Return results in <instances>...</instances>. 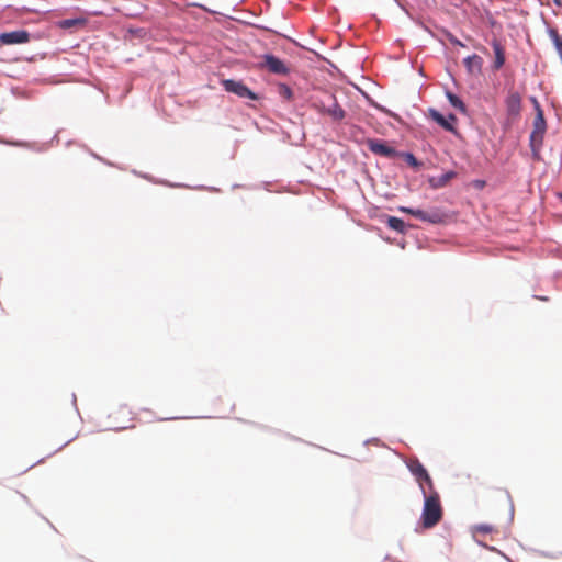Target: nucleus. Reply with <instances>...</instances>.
I'll return each instance as SVG.
<instances>
[{"label":"nucleus","mask_w":562,"mask_h":562,"mask_svg":"<svg viewBox=\"0 0 562 562\" xmlns=\"http://www.w3.org/2000/svg\"><path fill=\"white\" fill-rule=\"evenodd\" d=\"M424 495V507L420 517L422 526L425 529H430L439 524L442 519L443 509L440 503V496L438 493L427 495L426 490L423 492Z\"/></svg>","instance_id":"obj_1"},{"label":"nucleus","mask_w":562,"mask_h":562,"mask_svg":"<svg viewBox=\"0 0 562 562\" xmlns=\"http://www.w3.org/2000/svg\"><path fill=\"white\" fill-rule=\"evenodd\" d=\"M403 212H407L415 217L424 221L429 222L431 224H440L443 223L447 218V214L443 213L440 210H431V211H423V210H413V209H402Z\"/></svg>","instance_id":"obj_2"},{"label":"nucleus","mask_w":562,"mask_h":562,"mask_svg":"<svg viewBox=\"0 0 562 562\" xmlns=\"http://www.w3.org/2000/svg\"><path fill=\"white\" fill-rule=\"evenodd\" d=\"M224 89L227 92L234 93L240 98H247L250 100H258V95L252 92L246 85L241 81H236L233 79H226L222 82Z\"/></svg>","instance_id":"obj_3"},{"label":"nucleus","mask_w":562,"mask_h":562,"mask_svg":"<svg viewBox=\"0 0 562 562\" xmlns=\"http://www.w3.org/2000/svg\"><path fill=\"white\" fill-rule=\"evenodd\" d=\"M30 33L25 30H16L12 32H5L0 34V44L2 45H14L25 44L30 42Z\"/></svg>","instance_id":"obj_4"},{"label":"nucleus","mask_w":562,"mask_h":562,"mask_svg":"<svg viewBox=\"0 0 562 562\" xmlns=\"http://www.w3.org/2000/svg\"><path fill=\"white\" fill-rule=\"evenodd\" d=\"M537 115L533 122V130L530 135V142L533 145L535 143L541 144L543 139V135L546 132V120L543 116L542 110L537 106Z\"/></svg>","instance_id":"obj_5"},{"label":"nucleus","mask_w":562,"mask_h":562,"mask_svg":"<svg viewBox=\"0 0 562 562\" xmlns=\"http://www.w3.org/2000/svg\"><path fill=\"white\" fill-rule=\"evenodd\" d=\"M262 67L267 68L270 72L277 75H288L290 69L278 57L267 54L263 57Z\"/></svg>","instance_id":"obj_6"},{"label":"nucleus","mask_w":562,"mask_h":562,"mask_svg":"<svg viewBox=\"0 0 562 562\" xmlns=\"http://www.w3.org/2000/svg\"><path fill=\"white\" fill-rule=\"evenodd\" d=\"M325 98L329 101L328 103V116L334 121H341L346 116V112L341 109V106L337 103L336 97L333 93L325 92Z\"/></svg>","instance_id":"obj_7"},{"label":"nucleus","mask_w":562,"mask_h":562,"mask_svg":"<svg viewBox=\"0 0 562 562\" xmlns=\"http://www.w3.org/2000/svg\"><path fill=\"white\" fill-rule=\"evenodd\" d=\"M505 104H506L507 114L510 117H517L521 110L520 94L518 92H510L505 100Z\"/></svg>","instance_id":"obj_8"},{"label":"nucleus","mask_w":562,"mask_h":562,"mask_svg":"<svg viewBox=\"0 0 562 562\" xmlns=\"http://www.w3.org/2000/svg\"><path fill=\"white\" fill-rule=\"evenodd\" d=\"M430 117L438 123L441 127H443L446 131H454L453 125L451 124V121L454 122L457 119L453 114H449L448 117H445L442 114H440L436 110L429 111Z\"/></svg>","instance_id":"obj_9"},{"label":"nucleus","mask_w":562,"mask_h":562,"mask_svg":"<svg viewBox=\"0 0 562 562\" xmlns=\"http://www.w3.org/2000/svg\"><path fill=\"white\" fill-rule=\"evenodd\" d=\"M492 47L494 50L495 59L493 63V69L499 70L505 64V49L499 41L493 40Z\"/></svg>","instance_id":"obj_10"},{"label":"nucleus","mask_w":562,"mask_h":562,"mask_svg":"<svg viewBox=\"0 0 562 562\" xmlns=\"http://www.w3.org/2000/svg\"><path fill=\"white\" fill-rule=\"evenodd\" d=\"M463 63H464V66L469 74H471V75L481 74L482 66H483V59L481 56L475 55V54L468 56Z\"/></svg>","instance_id":"obj_11"},{"label":"nucleus","mask_w":562,"mask_h":562,"mask_svg":"<svg viewBox=\"0 0 562 562\" xmlns=\"http://www.w3.org/2000/svg\"><path fill=\"white\" fill-rule=\"evenodd\" d=\"M409 470L413 473V475L416 477L422 491L424 492L425 487H423L422 479H427L429 481V474H428L427 470L418 461L412 462L409 464Z\"/></svg>","instance_id":"obj_12"},{"label":"nucleus","mask_w":562,"mask_h":562,"mask_svg":"<svg viewBox=\"0 0 562 562\" xmlns=\"http://www.w3.org/2000/svg\"><path fill=\"white\" fill-rule=\"evenodd\" d=\"M392 157H402L403 160L409 165L411 167L418 169L420 167V162L415 158V156L411 153H397L391 147H389V158Z\"/></svg>","instance_id":"obj_13"},{"label":"nucleus","mask_w":562,"mask_h":562,"mask_svg":"<svg viewBox=\"0 0 562 562\" xmlns=\"http://www.w3.org/2000/svg\"><path fill=\"white\" fill-rule=\"evenodd\" d=\"M368 147L374 154H378V155L383 156V157L386 156V144L383 143V142H379V140H374V139H369L368 140Z\"/></svg>","instance_id":"obj_14"},{"label":"nucleus","mask_w":562,"mask_h":562,"mask_svg":"<svg viewBox=\"0 0 562 562\" xmlns=\"http://www.w3.org/2000/svg\"><path fill=\"white\" fill-rule=\"evenodd\" d=\"M329 101L325 98V93L323 98H317L313 101V108L323 115L327 114Z\"/></svg>","instance_id":"obj_15"},{"label":"nucleus","mask_w":562,"mask_h":562,"mask_svg":"<svg viewBox=\"0 0 562 562\" xmlns=\"http://www.w3.org/2000/svg\"><path fill=\"white\" fill-rule=\"evenodd\" d=\"M447 98H448L450 104L454 109L459 110L462 113H465V111H467L465 104L463 103V101L459 97H457L452 92H447Z\"/></svg>","instance_id":"obj_16"},{"label":"nucleus","mask_w":562,"mask_h":562,"mask_svg":"<svg viewBox=\"0 0 562 562\" xmlns=\"http://www.w3.org/2000/svg\"><path fill=\"white\" fill-rule=\"evenodd\" d=\"M389 227L403 233L405 223L401 218L389 216Z\"/></svg>","instance_id":"obj_17"},{"label":"nucleus","mask_w":562,"mask_h":562,"mask_svg":"<svg viewBox=\"0 0 562 562\" xmlns=\"http://www.w3.org/2000/svg\"><path fill=\"white\" fill-rule=\"evenodd\" d=\"M278 93L280 94V97L289 101L293 98L292 89L285 83H280L278 86Z\"/></svg>","instance_id":"obj_18"},{"label":"nucleus","mask_w":562,"mask_h":562,"mask_svg":"<svg viewBox=\"0 0 562 562\" xmlns=\"http://www.w3.org/2000/svg\"><path fill=\"white\" fill-rule=\"evenodd\" d=\"M85 23H86L85 19H67V20H63L59 23V25L63 29H70V27H74L76 25H83Z\"/></svg>","instance_id":"obj_19"},{"label":"nucleus","mask_w":562,"mask_h":562,"mask_svg":"<svg viewBox=\"0 0 562 562\" xmlns=\"http://www.w3.org/2000/svg\"><path fill=\"white\" fill-rule=\"evenodd\" d=\"M454 177H456L454 171H448L438 178V182L436 184H434V187H443Z\"/></svg>","instance_id":"obj_20"},{"label":"nucleus","mask_w":562,"mask_h":562,"mask_svg":"<svg viewBox=\"0 0 562 562\" xmlns=\"http://www.w3.org/2000/svg\"><path fill=\"white\" fill-rule=\"evenodd\" d=\"M423 487H425L427 495H432V493H438L435 490L434 482L431 477L429 476V481L427 479H422Z\"/></svg>","instance_id":"obj_21"},{"label":"nucleus","mask_w":562,"mask_h":562,"mask_svg":"<svg viewBox=\"0 0 562 562\" xmlns=\"http://www.w3.org/2000/svg\"><path fill=\"white\" fill-rule=\"evenodd\" d=\"M475 530L481 533H490L493 531V527L486 524L475 526Z\"/></svg>","instance_id":"obj_22"},{"label":"nucleus","mask_w":562,"mask_h":562,"mask_svg":"<svg viewBox=\"0 0 562 562\" xmlns=\"http://www.w3.org/2000/svg\"><path fill=\"white\" fill-rule=\"evenodd\" d=\"M449 40H450V43H452L453 45L464 47V44L461 41H459L458 38L451 36Z\"/></svg>","instance_id":"obj_23"},{"label":"nucleus","mask_w":562,"mask_h":562,"mask_svg":"<svg viewBox=\"0 0 562 562\" xmlns=\"http://www.w3.org/2000/svg\"><path fill=\"white\" fill-rule=\"evenodd\" d=\"M387 115H389V116H392V117H394V119H397V115H396V114H394V113H392L390 110H389V112H387Z\"/></svg>","instance_id":"obj_24"},{"label":"nucleus","mask_w":562,"mask_h":562,"mask_svg":"<svg viewBox=\"0 0 562 562\" xmlns=\"http://www.w3.org/2000/svg\"><path fill=\"white\" fill-rule=\"evenodd\" d=\"M557 5H561V0H553Z\"/></svg>","instance_id":"obj_25"}]
</instances>
